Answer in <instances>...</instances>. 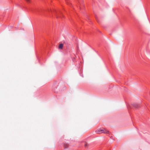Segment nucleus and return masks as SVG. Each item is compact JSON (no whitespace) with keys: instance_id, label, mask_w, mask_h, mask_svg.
Wrapping results in <instances>:
<instances>
[{"instance_id":"obj_1","label":"nucleus","mask_w":150,"mask_h":150,"mask_svg":"<svg viewBox=\"0 0 150 150\" xmlns=\"http://www.w3.org/2000/svg\"><path fill=\"white\" fill-rule=\"evenodd\" d=\"M96 132L97 133L99 134L102 133L108 134L109 133V131L104 128L99 129L96 131Z\"/></svg>"},{"instance_id":"obj_2","label":"nucleus","mask_w":150,"mask_h":150,"mask_svg":"<svg viewBox=\"0 0 150 150\" xmlns=\"http://www.w3.org/2000/svg\"><path fill=\"white\" fill-rule=\"evenodd\" d=\"M132 107L134 108H137L139 107V104L137 103H133L132 105Z\"/></svg>"},{"instance_id":"obj_3","label":"nucleus","mask_w":150,"mask_h":150,"mask_svg":"<svg viewBox=\"0 0 150 150\" xmlns=\"http://www.w3.org/2000/svg\"><path fill=\"white\" fill-rule=\"evenodd\" d=\"M63 146L65 149H66L68 147L69 145L67 143H64Z\"/></svg>"},{"instance_id":"obj_4","label":"nucleus","mask_w":150,"mask_h":150,"mask_svg":"<svg viewBox=\"0 0 150 150\" xmlns=\"http://www.w3.org/2000/svg\"><path fill=\"white\" fill-rule=\"evenodd\" d=\"M63 45L62 44H60L59 45V49H62L63 47Z\"/></svg>"},{"instance_id":"obj_5","label":"nucleus","mask_w":150,"mask_h":150,"mask_svg":"<svg viewBox=\"0 0 150 150\" xmlns=\"http://www.w3.org/2000/svg\"><path fill=\"white\" fill-rule=\"evenodd\" d=\"M34 11H35L36 12H39V11H40V9L36 8L35 9Z\"/></svg>"},{"instance_id":"obj_6","label":"nucleus","mask_w":150,"mask_h":150,"mask_svg":"<svg viewBox=\"0 0 150 150\" xmlns=\"http://www.w3.org/2000/svg\"><path fill=\"white\" fill-rule=\"evenodd\" d=\"M87 143H84V146L85 147H86V146H87Z\"/></svg>"},{"instance_id":"obj_7","label":"nucleus","mask_w":150,"mask_h":150,"mask_svg":"<svg viewBox=\"0 0 150 150\" xmlns=\"http://www.w3.org/2000/svg\"><path fill=\"white\" fill-rule=\"evenodd\" d=\"M26 1L28 2H29L30 0H25Z\"/></svg>"}]
</instances>
